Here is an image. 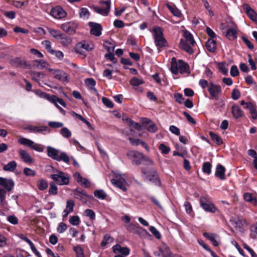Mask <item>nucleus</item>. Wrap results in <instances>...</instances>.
Returning <instances> with one entry per match:
<instances>
[{"mask_svg":"<svg viewBox=\"0 0 257 257\" xmlns=\"http://www.w3.org/2000/svg\"><path fill=\"white\" fill-rule=\"evenodd\" d=\"M47 155L52 159L57 161H63L66 163L70 161L69 156L65 152H61L59 150L50 146L47 147Z\"/></svg>","mask_w":257,"mask_h":257,"instance_id":"nucleus-1","label":"nucleus"},{"mask_svg":"<svg viewBox=\"0 0 257 257\" xmlns=\"http://www.w3.org/2000/svg\"><path fill=\"white\" fill-rule=\"evenodd\" d=\"M153 38L156 46L160 51V49L167 46V41L164 37L162 29L160 27H154L153 29Z\"/></svg>","mask_w":257,"mask_h":257,"instance_id":"nucleus-2","label":"nucleus"},{"mask_svg":"<svg viewBox=\"0 0 257 257\" xmlns=\"http://www.w3.org/2000/svg\"><path fill=\"white\" fill-rule=\"evenodd\" d=\"M56 174H52L51 178L59 185H66L69 183V175L67 173L56 170Z\"/></svg>","mask_w":257,"mask_h":257,"instance_id":"nucleus-3","label":"nucleus"},{"mask_svg":"<svg viewBox=\"0 0 257 257\" xmlns=\"http://www.w3.org/2000/svg\"><path fill=\"white\" fill-rule=\"evenodd\" d=\"M141 171L144 174L146 179L152 182L156 185L160 186L161 185V181L159 179L158 174L155 170H147L143 168Z\"/></svg>","mask_w":257,"mask_h":257,"instance_id":"nucleus-4","label":"nucleus"},{"mask_svg":"<svg viewBox=\"0 0 257 257\" xmlns=\"http://www.w3.org/2000/svg\"><path fill=\"white\" fill-rule=\"evenodd\" d=\"M199 202L201 207L206 211L212 213L215 212L217 209L209 198L202 196L200 198Z\"/></svg>","mask_w":257,"mask_h":257,"instance_id":"nucleus-5","label":"nucleus"},{"mask_svg":"<svg viewBox=\"0 0 257 257\" xmlns=\"http://www.w3.org/2000/svg\"><path fill=\"white\" fill-rule=\"evenodd\" d=\"M25 130L28 131L30 133L41 134L45 135L46 133H50V129L47 126H35L33 125H28L24 127Z\"/></svg>","mask_w":257,"mask_h":257,"instance_id":"nucleus-6","label":"nucleus"},{"mask_svg":"<svg viewBox=\"0 0 257 257\" xmlns=\"http://www.w3.org/2000/svg\"><path fill=\"white\" fill-rule=\"evenodd\" d=\"M101 5H104V6H102L101 7H98L97 6H93V9L94 11L100 15L103 16H107L109 13L110 10V1H100L99 3Z\"/></svg>","mask_w":257,"mask_h":257,"instance_id":"nucleus-7","label":"nucleus"},{"mask_svg":"<svg viewBox=\"0 0 257 257\" xmlns=\"http://www.w3.org/2000/svg\"><path fill=\"white\" fill-rule=\"evenodd\" d=\"M18 142L20 144L29 147L37 152H42L43 151V149L40 147V145L36 144L33 141L28 139L22 138L19 140Z\"/></svg>","mask_w":257,"mask_h":257,"instance_id":"nucleus-8","label":"nucleus"},{"mask_svg":"<svg viewBox=\"0 0 257 257\" xmlns=\"http://www.w3.org/2000/svg\"><path fill=\"white\" fill-rule=\"evenodd\" d=\"M126 155L130 159H134L132 163L136 165H140L141 163V160L145 159L143 154L135 151H128Z\"/></svg>","mask_w":257,"mask_h":257,"instance_id":"nucleus-9","label":"nucleus"},{"mask_svg":"<svg viewBox=\"0 0 257 257\" xmlns=\"http://www.w3.org/2000/svg\"><path fill=\"white\" fill-rule=\"evenodd\" d=\"M208 91L211 96L215 99H218V95L221 93V87L219 85L215 84L212 82L209 83Z\"/></svg>","mask_w":257,"mask_h":257,"instance_id":"nucleus-10","label":"nucleus"},{"mask_svg":"<svg viewBox=\"0 0 257 257\" xmlns=\"http://www.w3.org/2000/svg\"><path fill=\"white\" fill-rule=\"evenodd\" d=\"M77 28V24L74 21L67 22L63 23L61 26V28L66 33L69 34L75 33L76 29Z\"/></svg>","mask_w":257,"mask_h":257,"instance_id":"nucleus-11","label":"nucleus"},{"mask_svg":"<svg viewBox=\"0 0 257 257\" xmlns=\"http://www.w3.org/2000/svg\"><path fill=\"white\" fill-rule=\"evenodd\" d=\"M49 71L53 73L56 79H58L63 83H67L69 82L68 79V75L66 72L60 70L52 69H49Z\"/></svg>","mask_w":257,"mask_h":257,"instance_id":"nucleus-12","label":"nucleus"},{"mask_svg":"<svg viewBox=\"0 0 257 257\" xmlns=\"http://www.w3.org/2000/svg\"><path fill=\"white\" fill-rule=\"evenodd\" d=\"M90 28V33L96 37H99L102 34V27L101 25L97 23L89 22L88 23Z\"/></svg>","mask_w":257,"mask_h":257,"instance_id":"nucleus-13","label":"nucleus"},{"mask_svg":"<svg viewBox=\"0 0 257 257\" xmlns=\"http://www.w3.org/2000/svg\"><path fill=\"white\" fill-rule=\"evenodd\" d=\"M93 45L92 44H90L88 43H86L85 41H83L77 44L76 48L75 49V51L76 53H79L80 54L83 55L84 57H86V55L83 54L81 52L80 49H84L89 51L92 50L93 49Z\"/></svg>","mask_w":257,"mask_h":257,"instance_id":"nucleus-14","label":"nucleus"},{"mask_svg":"<svg viewBox=\"0 0 257 257\" xmlns=\"http://www.w3.org/2000/svg\"><path fill=\"white\" fill-rule=\"evenodd\" d=\"M111 183L116 187L121 189L123 191L126 190L125 183L126 181L124 178L120 177H116L114 179L111 180Z\"/></svg>","mask_w":257,"mask_h":257,"instance_id":"nucleus-15","label":"nucleus"},{"mask_svg":"<svg viewBox=\"0 0 257 257\" xmlns=\"http://www.w3.org/2000/svg\"><path fill=\"white\" fill-rule=\"evenodd\" d=\"M0 185L4 187L7 191H10L13 188L15 183L12 179L0 177Z\"/></svg>","mask_w":257,"mask_h":257,"instance_id":"nucleus-16","label":"nucleus"},{"mask_svg":"<svg viewBox=\"0 0 257 257\" xmlns=\"http://www.w3.org/2000/svg\"><path fill=\"white\" fill-rule=\"evenodd\" d=\"M73 177L81 186L86 188L90 187V183L89 181L86 178H83L79 173H75L73 174Z\"/></svg>","mask_w":257,"mask_h":257,"instance_id":"nucleus-17","label":"nucleus"},{"mask_svg":"<svg viewBox=\"0 0 257 257\" xmlns=\"http://www.w3.org/2000/svg\"><path fill=\"white\" fill-rule=\"evenodd\" d=\"M51 15L56 19H61L66 16V12L60 7L53 9L51 11Z\"/></svg>","mask_w":257,"mask_h":257,"instance_id":"nucleus-18","label":"nucleus"},{"mask_svg":"<svg viewBox=\"0 0 257 257\" xmlns=\"http://www.w3.org/2000/svg\"><path fill=\"white\" fill-rule=\"evenodd\" d=\"M243 8L249 18L254 22H257V14L248 5L246 4L243 5Z\"/></svg>","mask_w":257,"mask_h":257,"instance_id":"nucleus-19","label":"nucleus"},{"mask_svg":"<svg viewBox=\"0 0 257 257\" xmlns=\"http://www.w3.org/2000/svg\"><path fill=\"white\" fill-rule=\"evenodd\" d=\"M74 196L76 198L81 200L83 203H86L87 201V197H90L83 190H79L76 189L74 191Z\"/></svg>","mask_w":257,"mask_h":257,"instance_id":"nucleus-20","label":"nucleus"},{"mask_svg":"<svg viewBox=\"0 0 257 257\" xmlns=\"http://www.w3.org/2000/svg\"><path fill=\"white\" fill-rule=\"evenodd\" d=\"M11 63L13 66L21 68H25L27 67L26 61L19 57L11 60Z\"/></svg>","mask_w":257,"mask_h":257,"instance_id":"nucleus-21","label":"nucleus"},{"mask_svg":"<svg viewBox=\"0 0 257 257\" xmlns=\"http://www.w3.org/2000/svg\"><path fill=\"white\" fill-rule=\"evenodd\" d=\"M21 159L27 163H32L34 162L33 158L25 150H20L19 152Z\"/></svg>","mask_w":257,"mask_h":257,"instance_id":"nucleus-22","label":"nucleus"},{"mask_svg":"<svg viewBox=\"0 0 257 257\" xmlns=\"http://www.w3.org/2000/svg\"><path fill=\"white\" fill-rule=\"evenodd\" d=\"M162 257H172V253L169 247L166 244H163L159 248Z\"/></svg>","mask_w":257,"mask_h":257,"instance_id":"nucleus-23","label":"nucleus"},{"mask_svg":"<svg viewBox=\"0 0 257 257\" xmlns=\"http://www.w3.org/2000/svg\"><path fill=\"white\" fill-rule=\"evenodd\" d=\"M225 168L220 164H218L216 166L215 175L221 180H224L225 177Z\"/></svg>","mask_w":257,"mask_h":257,"instance_id":"nucleus-24","label":"nucleus"},{"mask_svg":"<svg viewBox=\"0 0 257 257\" xmlns=\"http://www.w3.org/2000/svg\"><path fill=\"white\" fill-rule=\"evenodd\" d=\"M113 251L115 253L120 252L122 254L124 255H127L129 254L130 250L127 247H121L119 244H116L113 247Z\"/></svg>","mask_w":257,"mask_h":257,"instance_id":"nucleus-25","label":"nucleus"},{"mask_svg":"<svg viewBox=\"0 0 257 257\" xmlns=\"http://www.w3.org/2000/svg\"><path fill=\"white\" fill-rule=\"evenodd\" d=\"M236 26L233 28H228L225 34V36L230 40H233L237 38Z\"/></svg>","mask_w":257,"mask_h":257,"instance_id":"nucleus-26","label":"nucleus"},{"mask_svg":"<svg viewBox=\"0 0 257 257\" xmlns=\"http://www.w3.org/2000/svg\"><path fill=\"white\" fill-rule=\"evenodd\" d=\"M231 112L234 117L238 118L243 115V112L240 108L237 105H234L232 106Z\"/></svg>","mask_w":257,"mask_h":257,"instance_id":"nucleus-27","label":"nucleus"},{"mask_svg":"<svg viewBox=\"0 0 257 257\" xmlns=\"http://www.w3.org/2000/svg\"><path fill=\"white\" fill-rule=\"evenodd\" d=\"M180 47L181 49L185 51L190 54L193 53V50L191 47L188 44L187 42L183 39L180 40Z\"/></svg>","mask_w":257,"mask_h":257,"instance_id":"nucleus-28","label":"nucleus"},{"mask_svg":"<svg viewBox=\"0 0 257 257\" xmlns=\"http://www.w3.org/2000/svg\"><path fill=\"white\" fill-rule=\"evenodd\" d=\"M166 7L171 11L172 14L177 17H180L181 15L180 11L174 5L167 4Z\"/></svg>","mask_w":257,"mask_h":257,"instance_id":"nucleus-29","label":"nucleus"},{"mask_svg":"<svg viewBox=\"0 0 257 257\" xmlns=\"http://www.w3.org/2000/svg\"><path fill=\"white\" fill-rule=\"evenodd\" d=\"M207 49L211 52H214L216 48V42L212 39H209L206 43Z\"/></svg>","mask_w":257,"mask_h":257,"instance_id":"nucleus-30","label":"nucleus"},{"mask_svg":"<svg viewBox=\"0 0 257 257\" xmlns=\"http://www.w3.org/2000/svg\"><path fill=\"white\" fill-rule=\"evenodd\" d=\"M179 61L177 62L175 57H173L171 59V70L172 73L176 75L179 72Z\"/></svg>","mask_w":257,"mask_h":257,"instance_id":"nucleus-31","label":"nucleus"},{"mask_svg":"<svg viewBox=\"0 0 257 257\" xmlns=\"http://www.w3.org/2000/svg\"><path fill=\"white\" fill-rule=\"evenodd\" d=\"M17 164L16 161H12L3 167L5 171L13 172L17 168Z\"/></svg>","mask_w":257,"mask_h":257,"instance_id":"nucleus-32","label":"nucleus"},{"mask_svg":"<svg viewBox=\"0 0 257 257\" xmlns=\"http://www.w3.org/2000/svg\"><path fill=\"white\" fill-rule=\"evenodd\" d=\"M244 199L248 202L255 206L257 203L256 199L255 197H253L252 194L249 193H245L243 195Z\"/></svg>","mask_w":257,"mask_h":257,"instance_id":"nucleus-33","label":"nucleus"},{"mask_svg":"<svg viewBox=\"0 0 257 257\" xmlns=\"http://www.w3.org/2000/svg\"><path fill=\"white\" fill-rule=\"evenodd\" d=\"M183 36L186 39V42L189 43L192 46H194L195 42L191 34L187 31H184Z\"/></svg>","mask_w":257,"mask_h":257,"instance_id":"nucleus-34","label":"nucleus"},{"mask_svg":"<svg viewBox=\"0 0 257 257\" xmlns=\"http://www.w3.org/2000/svg\"><path fill=\"white\" fill-rule=\"evenodd\" d=\"M179 71L181 73L187 72L189 70V66L183 61L181 60H179Z\"/></svg>","mask_w":257,"mask_h":257,"instance_id":"nucleus-35","label":"nucleus"},{"mask_svg":"<svg viewBox=\"0 0 257 257\" xmlns=\"http://www.w3.org/2000/svg\"><path fill=\"white\" fill-rule=\"evenodd\" d=\"M90 16L88 10L85 8H82L79 11V17L84 20L88 19Z\"/></svg>","mask_w":257,"mask_h":257,"instance_id":"nucleus-36","label":"nucleus"},{"mask_svg":"<svg viewBox=\"0 0 257 257\" xmlns=\"http://www.w3.org/2000/svg\"><path fill=\"white\" fill-rule=\"evenodd\" d=\"M209 135L212 140L215 142L217 145H220L222 144L223 142L221 138L217 134H214L212 132H209Z\"/></svg>","mask_w":257,"mask_h":257,"instance_id":"nucleus-37","label":"nucleus"},{"mask_svg":"<svg viewBox=\"0 0 257 257\" xmlns=\"http://www.w3.org/2000/svg\"><path fill=\"white\" fill-rule=\"evenodd\" d=\"M59 39L61 40V44L64 46H68L71 44L72 40L70 38L67 37L64 34H63V36L60 37Z\"/></svg>","mask_w":257,"mask_h":257,"instance_id":"nucleus-38","label":"nucleus"},{"mask_svg":"<svg viewBox=\"0 0 257 257\" xmlns=\"http://www.w3.org/2000/svg\"><path fill=\"white\" fill-rule=\"evenodd\" d=\"M50 102L54 103V105H56L57 103H59L60 104H61L64 107H66V105L65 102L63 101L62 99L59 98L55 95L51 96Z\"/></svg>","mask_w":257,"mask_h":257,"instance_id":"nucleus-39","label":"nucleus"},{"mask_svg":"<svg viewBox=\"0 0 257 257\" xmlns=\"http://www.w3.org/2000/svg\"><path fill=\"white\" fill-rule=\"evenodd\" d=\"M211 163L208 162H204L202 166V171L204 173L209 175L211 173Z\"/></svg>","mask_w":257,"mask_h":257,"instance_id":"nucleus-40","label":"nucleus"},{"mask_svg":"<svg viewBox=\"0 0 257 257\" xmlns=\"http://www.w3.org/2000/svg\"><path fill=\"white\" fill-rule=\"evenodd\" d=\"M130 84L133 86H138L144 83V81L142 78L133 77L130 80Z\"/></svg>","mask_w":257,"mask_h":257,"instance_id":"nucleus-41","label":"nucleus"},{"mask_svg":"<svg viewBox=\"0 0 257 257\" xmlns=\"http://www.w3.org/2000/svg\"><path fill=\"white\" fill-rule=\"evenodd\" d=\"M250 236L253 239H257V222L251 226Z\"/></svg>","mask_w":257,"mask_h":257,"instance_id":"nucleus-42","label":"nucleus"},{"mask_svg":"<svg viewBox=\"0 0 257 257\" xmlns=\"http://www.w3.org/2000/svg\"><path fill=\"white\" fill-rule=\"evenodd\" d=\"M113 240L114 239H113V237H112L111 236H110L107 234H106L104 235L103 240H102V241L101 243V245L102 246H105L107 244L112 242L113 241Z\"/></svg>","mask_w":257,"mask_h":257,"instance_id":"nucleus-43","label":"nucleus"},{"mask_svg":"<svg viewBox=\"0 0 257 257\" xmlns=\"http://www.w3.org/2000/svg\"><path fill=\"white\" fill-rule=\"evenodd\" d=\"M42 45L45 47V49L51 54H53L54 50L51 47V42L49 41L45 40L42 42Z\"/></svg>","mask_w":257,"mask_h":257,"instance_id":"nucleus-44","label":"nucleus"},{"mask_svg":"<svg viewBox=\"0 0 257 257\" xmlns=\"http://www.w3.org/2000/svg\"><path fill=\"white\" fill-rule=\"evenodd\" d=\"M61 135L65 138H68L71 136V132L67 127H63L60 130Z\"/></svg>","mask_w":257,"mask_h":257,"instance_id":"nucleus-45","label":"nucleus"},{"mask_svg":"<svg viewBox=\"0 0 257 257\" xmlns=\"http://www.w3.org/2000/svg\"><path fill=\"white\" fill-rule=\"evenodd\" d=\"M58 188L57 186L54 182H51L50 183V188L49 189V193L52 195H56L58 192Z\"/></svg>","mask_w":257,"mask_h":257,"instance_id":"nucleus-46","label":"nucleus"},{"mask_svg":"<svg viewBox=\"0 0 257 257\" xmlns=\"http://www.w3.org/2000/svg\"><path fill=\"white\" fill-rule=\"evenodd\" d=\"M34 62L35 63L39 64L41 69L46 68L48 70L49 69H50L49 68V64L45 61L42 60H36Z\"/></svg>","mask_w":257,"mask_h":257,"instance_id":"nucleus-47","label":"nucleus"},{"mask_svg":"<svg viewBox=\"0 0 257 257\" xmlns=\"http://www.w3.org/2000/svg\"><path fill=\"white\" fill-rule=\"evenodd\" d=\"M24 173L26 176L30 177L35 176L36 174V172L35 170L27 167L24 169Z\"/></svg>","mask_w":257,"mask_h":257,"instance_id":"nucleus-48","label":"nucleus"},{"mask_svg":"<svg viewBox=\"0 0 257 257\" xmlns=\"http://www.w3.org/2000/svg\"><path fill=\"white\" fill-rule=\"evenodd\" d=\"M49 33L52 37L57 39H59L60 37H62V36H63V33L56 30L51 29L49 31Z\"/></svg>","mask_w":257,"mask_h":257,"instance_id":"nucleus-49","label":"nucleus"},{"mask_svg":"<svg viewBox=\"0 0 257 257\" xmlns=\"http://www.w3.org/2000/svg\"><path fill=\"white\" fill-rule=\"evenodd\" d=\"M94 196L100 199H104L106 196V193L103 190H96L94 193Z\"/></svg>","mask_w":257,"mask_h":257,"instance_id":"nucleus-50","label":"nucleus"},{"mask_svg":"<svg viewBox=\"0 0 257 257\" xmlns=\"http://www.w3.org/2000/svg\"><path fill=\"white\" fill-rule=\"evenodd\" d=\"M48 125L50 127L57 128L61 127L63 126V123L58 121H49Z\"/></svg>","mask_w":257,"mask_h":257,"instance_id":"nucleus-51","label":"nucleus"},{"mask_svg":"<svg viewBox=\"0 0 257 257\" xmlns=\"http://www.w3.org/2000/svg\"><path fill=\"white\" fill-rule=\"evenodd\" d=\"M29 4L28 1H25L24 2L14 1L13 3L14 6L18 8H22L23 7L28 6Z\"/></svg>","mask_w":257,"mask_h":257,"instance_id":"nucleus-52","label":"nucleus"},{"mask_svg":"<svg viewBox=\"0 0 257 257\" xmlns=\"http://www.w3.org/2000/svg\"><path fill=\"white\" fill-rule=\"evenodd\" d=\"M38 187L40 190H44L48 187V183L46 181L41 180L38 182Z\"/></svg>","mask_w":257,"mask_h":257,"instance_id":"nucleus-53","label":"nucleus"},{"mask_svg":"<svg viewBox=\"0 0 257 257\" xmlns=\"http://www.w3.org/2000/svg\"><path fill=\"white\" fill-rule=\"evenodd\" d=\"M70 223L73 225H77L80 223V219L78 216H72L69 218Z\"/></svg>","mask_w":257,"mask_h":257,"instance_id":"nucleus-54","label":"nucleus"},{"mask_svg":"<svg viewBox=\"0 0 257 257\" xmlns=\"http://www.w3.org/2000/svg\"><path fill=\"white\" fill-rule=\"evenodd\" d=\"M74 205V202L72 200H68L66 202V206L65 209L68 210L70 212H72L73 211Z\"/></svg>","mask_w":257,"mask_h":257,"instance_id":"nucleus-55","label":"nucleus"},{"mask_svg":"<svg viewBox=\"0 0 257 257\" xmlns=\"http://www.w3.org/2000/svg\"><path fill=\"white\" fill-rule=\"evenodd\" d=\"M150 231L157 239H160L161 235L159 231L154 226L150 227Z\"/></svg>","mask_w":257,"mask_h":257,"instance_id":"nucleus-56","label":"nucleus"},{"mask_svg":"<svg viewBox=\"0 0 257 257\" xmlns=\"http://www.w3.org/2000/svg\"><path fill=\"white\" fill-rule=\"evenodd\" d=\"M85 214L86 216L89 217L90 219L94 220L95 218V214L94 212L89 209H87L85 210Z\"/></svg>","mask_w":257,"mask_h":257,"instance_id":"nucleus-57","label":"nucleus"},{"mask_svg":"<svg viewBox=\"0 0 257 257\" xmlns=\"http://www.w3.org/2000/svg\"><path fill=\"white\" fill-rule=\"evenodd\" d=\"M159 149L161 151L162 153L164 154H167L170 151L169 147L164 144H160Z\"/></svg>","mask_w":257,"mask_h":257,"instance_id":"nucleus-58","label":"nucleus"},{"mask_svg":"<svg viewBox=\"0 0 257 257\" xmlns=\"http://www.w3.org/2000/svg\"><path fill=\"white\" fill-rule=\"evenodd\" d=\"M102 101L103 103L108 108H112L113 107V104L112 102L106 97H102Z\"/></svg>","mask_w":257,"mask_h":257,"instance_id":"nucleus-59","label":"nucleus"},{"mask_svg":"<svg viewBox=\"0 0 257 257\" xmlns=\"http://www.w3.org/2000/svg\"><path fill=\"white\" fill-rule=\"evenodd\" d=\"M74 250L76 253V257H84L83 249L80 246H77L74 247Z\"/></svg>","mask_w":257,"mask_h":257,"instance_id":"nucleus-60","label":"nucleus"},{"mask_svg":"<svg viewBox=\"0 0 257 257\" xmlns=\"http://www.w3.org/2000/svg\"><path fill=\"white\" fill-rule=\"evenodd\" d=\"M249 112L251 115L252 118L253 119H257V111L256 106L254 105L253 107L249 106Z\"/></svg>","mask_w":257,"mask_h":257,"instance_id":"nucleus-61","label":"nucleus"},{"mask_svg":"<svg viewBox=\"0 0 257 257\" xmlns=\"http://www.w3.org/2000/svg\"><path fill=\"white\" fill-rule=\"evenodd\" d=\"M230 222L232 224L234 225L235 227H238L239 228H241L242 227V223L240 219H235V218H231L230 219Z\"/></svg>","mask_w":257,"mask_h":257,"instance_id":"nucleus-62","label":"nucleus"},{"mask_svg":"<svg viewBox=\"0 0 257 257\" xmlns=\"http://www.w3.org/2000/svg\"><path fill=\"white\" fill-rule=\"evenodd\" d=\"M31 74L32 76V79L36 81H38V78L43 77L44 75L42 73L36 71L31 72Z\"/></svg>","mask_w":257,"mask_h":257,"instance_id":"nucleus-63","label":"nucleus"},{"mask_svg":"<svg viewBox=\"0 0 257 257\" xmlns=\"http://www.w3.org/2000/svg\"><path fill=\"white\" fill-rule=\"evenodd\" d=\"M86 85L89 87H94L96 85V82L93 78H87L85 80Z\"/></svg>","mask_w":257,"mask_h":257,"instance_id":"nucleus-64","label":"nucleus"}]
</instances>
